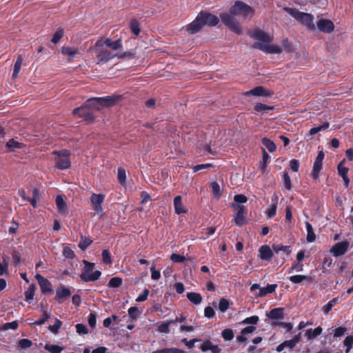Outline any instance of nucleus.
I'll return each instance as SVG.
<instances>
[{
    "instance_id": "31",
    "label": "nucleus",
    "mask_w": 353,
    "mask_h": 353,
    "mask_svg": "<svg viewBox=\"0 0 353 353\" xmlns=\"http://www.w3.org/2000/svg\"><path fill=\"white\" fill-rule=\"evenodd\" d=\"M171 324H174V321L169 320V321H167L165 322L161 323L158 326V328H157L158 332H159L161 333H164V334L170 333V325Z\"/></svg>"
},
{
    "instance_id": "49",
    "label": "nucleus",
    "mask_w": 353,
    "mask_h": 353,
    "mask_svg": "<svg viewBox=\"0 0 353 353\" xmlns=\"http://www.w3.org/2000/svg\"><path fill=\"white\" fill-rule=\"evenodd\" d=\"M102 261L105 264L110 265L112 263V258L110 252L107 250H103L101 254Z\"/></svg>"
},
{
    "instance_id": "55",
    "label": "nucleus",
    "mask_w": 353,
    "mask_h": 353,
    "mask_svg": "<svg viewBox=\"0 0 353 353\" xmlns=\"http://www.w3.org/2000/svg\"><path fill=\"white\" fill-rule=\"evenodd\" d=\"M259 321V317L257 316H252L248 318H245L242 322V324H251L254 325L256 324Z\"/></svg>"
},
{
    "instance_id": "14",
    "label": "nucleus",
    "mask_w": 353,
    "mask_h": 353,
    "mask_svg": "<svg viewBox=\"0 0 353 353\" xmlns=\"http://www.w3.org/2000/svg\"><path fill=\"white\" fill-rule=\"evenodd\" d=\"M97 56L100 62L105 63L113 58L117 57V54H114L109 50L102 48L100 51L97 52Z\"/></svg>"
},
{
    "instance_id": "38",
    "label": "nucleus",
    "mask_w": 353,
    "mask_h": 353,
    "mask_svg": "<svg viewBox=\"0 0 353 353\" xmlns=\"http://www.w3.org/2000/svg\"><path fill=\"white\" fill-rule=\"evenodd\" d=\"M272 108L270 107V106H268L265 104H263V103H256L255 105H254V110L258 112H260V113H265L267 112L268 110H272Z\"/></svg>"
},
{
    "instance_id": "9",
    "label": "nucleus",
    "mask_w": 353,
    "mask_h": 353,
    "mask_svg": "<svg viewBox=\"0 0 353 353\" xmlns=\"http://www.w3.org/2000/svg\"><path fill=\"white\" fill-rule=\"evenodd\" d=\"M88 107V106H87V104L85 103L84 105L74 109L73 114L83 117L85 120H92L93 114Z\"/></svg>"
},
{
    "instance_id": "15",
    "label": "nucleus",
    "mask_w": 353,
    "mask_h": 353,
    "mask_svg": "<svg viewBox=\"0 0 353 353\" xmlns=\"http://www.w3.org/2000/svg\"><path fill=\"white\" fill-rule=\"evenodd\" d=\"M35 277L38 281L42 292L50 293L52 292V285L48 279H45L40 274H37Z\"/></svg>"
},
{
    "instance_id": "54",
    "label": "nucleus",
    "mask_w": 353,
    "mask_h": 353,
    "mask_svg": "<svg viewBox=\"0 0 353 353\" xmlns=\"http://www.w3.org/2000/svg\"><path fill=\"white\" fill-rule=\"evenodd\" d=\"M63 35V30L58 29L56 32L54 34L53 37L52 39V42L54 43H57L59 41L61 37Z\"/></svg>"
},
{
    "instance_id": "56",
    "label": "nucleus",
    "mask_w": 353,
    "mask_h": 353,
    "mask_svg": "<svg viewBox=\"0 0 353 353\" xmlns=\"http://www.w3.org/2000/svg\"><path fill=\"white\" fill-rule=\"evenodd\" d=\"M283 180L285 187L287 190H290L292 188L291 179L288 173H284L283 175Z\"/></svg>"
},
{
    "instance_id": "20",
    "label": "nucleus",
    "mask_w": 353,
    "mask_h": 353,
    "mask_svg": "<svg viewBox=\"0 0 353 353\" xmlns=\"http://www.w3.org/2000/svg\"><path fill=\"white\" fill-rule=\"evenodd\" d=\"M273 256L272 251L268 245H264L259 250V257L265 261H270Z\"/></svg>"
},
{
    "instance_id": "47",
    "label": "nucleus",
    "mask_w": 353,
    "mask_h": 353,
    "mask_svg": "<svg viewBox=\"0 0 353 353\" xmlns=\"http://www.w3.org/2000/svg\"><path fill=\"white\" fill-rule=\"evenodd\" d=\"M211 188L214 196L219 198L221 196V188L219 183L216 181L212 182Z\"/></svg>"
},
{
    "instance_id": "62",
    "label": "nucleus",
    "mask_w": 353,
    "mask_h": 353,
    "mask_svg": "<svg viewBox=\"0 0 353 353\" xmlns=\"http://www.w3.org/2000/svg\"><path fill=\"white\" fill-rule=\"evenodd\" d=\"M32 345V341L27 339H23L19 341V345L21 348H24V349L28 348V347H31Z\"/></svg>"
},
{
    "instance_id": "51",
    "label": "nucleus",
    "mask_w": 353,
    "mask_h": 353,
    "mask_svg": "<svg viewBox=\"0 0 353 353\" xmlns=\"http://www.w3.org/2000/svg\"><path fill=\"white\" fill-rule=\"evenodd\" d=\"M62 325V322L59 320V319H56L55 320V322L53 325H51L49 326V330L54 334H57L59 332V330L60 329V327H61Z\"/></svg>"
},
{
    "instance_id": "42",
    "label": "nucleus",
    "mask_w": 353,
    "mask_h": 353,
    "mask_svg": "<svg viewBox=\"0 0 353 353\" xmlns=\"http://www.w3.org/2000/svg\"><path fill=\"white\" fill-rule=\"evenodd\" d=\"M117 179L121 185H124L126 180L125 170L123 168H119L117 172Z\"/></svg>"
},
{
    "instance_id": "34",
    "label": "nucleus",
    "mask_w": 353,
    "mask_h": 353,
    "mask_svg": "<svg viewBox=\"0 0 353 353\" xmlns=\"http://www.w3.org/2000/svg\"><path fill=\"white\" fill-rule=\"evenodd\" d=\"M42 313H43V318L39 319L38 320L35 321L34 323H30V325H41L44 324L50 318V314L48 313V312L46 310H43Z\"/></svg>"
},
{
    "instance_id": "11",
    "label": "nucleus",
    "mask_w": 353,
    "mask_h": 353,
    "mask_svg": "<svg viewBox=\"0 0 353 353\" xmlns=\"http://www.w3.org/2000/svg\"><path fill=\"white\" fill-rule=\"evenodd\" d=\"M319 30L326 33H331L334 30V25L331 20L321 19L316 23Z\"/></svg>"
},
{
    "instance_id": "45",
    "label": "nucleus",
    "mask_w": 353,
    "mask_h": 353,
    "mask_svg": "<svg viewBox=\"0 0 353 353\" xmlns=\"http://www.w3.org/2000/svg\"><path fill=\"white\" fill-rule=\"evenodd\" d=\"M221 335L225 341H231L234 338L233 330L229 328L223 330Z\"/></svg>"
},
{
    "instance_id": "44",
    "label": "nucleus",
    "mask_w": 353,
    "mask_h": 353,
    "mask_svg": "<svg viewBox=\"0 0 353 353\" xmlns=\"http://www.w3.org/2000/svg\"><path fill=\"white\" fill-rule=\"evenodd\" d=\"M21 143L12 139L6 143V147L9 148L10 151H13L17 148H21Z\"/></svg>"
},
{
    "instance_id": "59",
    "label": "nucleus",
    "mask_w": 353,
    "mask_h": 353,
    "mask_svg": "<svg viewBox=\"0 0 353 353\" xmlns=\"http://www.w3.org/2000/svg\"><path fill=\"white\" fill-rule=\"evenodd\" d=\"M63 254L65 258L68 259H73L74 257V253L73 250L67 246L64 247Z\"/></svg>"
},
{
    "instance_id": "27",
    "label": "nucleus",
    "mask_w": 353,
    "mask_h": 353,
    "mask_svg": "<svg viewBox=\"0 0 353 353\" xmlns=\"http://www.w3.org/2000/svg\"><path fill=\"white\" fill-rule=\"evenodd\" d=\"M188 299L194 305H199L202 302V296L197 292H189L186 295Z\"/></svg>"
},
{
    "instance_id": "58",
    "label": "nucleus",
    "mask_w": 353,
    "mask_h": 353,
    "mask_svg": "<svg viewBox=\"0 0 353 353\" xmlns=\"http://www.w3.org/2000/svg\"><path fill=\"white\" fill-rule=\"evenodd\" d=\"M170 259L174 263H183L185 261V258L183 256L176 253L170 256Z\"/></svg>"
},
{
    "instance_id": "22",
    "label": "nucleus",
    "mask_w": 353,
    "mask_h": 353,
    "mask_svg": "<svg viewBox=\"0 0 353 353\" xmlns=\"http://www.w3.org/2000/svg\"><path fill=\"white\" fill-rule=\"evenodd\" d=\"M323 168V163L314 162L312 170L310 176L314 182H317L319 180V173Z\"/></svg>"
},
{
    "instance_id": "18",
    "label": "nucleus",
    "mask_w": 353,
    "mask_h": 353,
    "mask_svg": "<svg viewBox=\"0 0 353 353\" xmlns=\"http://www.w3.org/2000/svg\"><path fill=\"white\" fill-rule=\"evenodd\" d=\"M266 316L273 321L282 320L284 318L283 308L276 307L266 313Z\"/></svg>"
},
{
    "instance_id": "53",
    "label": "nucleus",
    "mask_w": 353,
    "mask_h": 353,
    "mask_svg": "<svg viewBox=\"0 0 353 353\" xmlns=\"http://www.w3.org/2000/svg\"><path fill=\"white\" fill-rule=\"evenodd\" d=\"M128 312L129 317L132 320H136L139 315V312L138 309L135 307H130Z\"/></svg>"
},
{
    "instance_id": "1",
    "label": "nucleus",
    "mask_w": 353,
    "mask_h": 353,
    "mask_svg": "<svg viewBox=\"0 0 353 353\" xmlns=\"http://www.w3.org/2000/svg\"><path fill=\"white\" fill-rule=\"evenodd\" d=\"M252 8L242 1H236L230 9V13H223L220 15L222 22L236 34L241 33V28L236 21L234 16H242L244 18L252 17Z\"/></svg>"
},
{
    "instance_id": "40",
    "label": "nucleus",
    "mask_w": 353,
    "mask_h": 353,
    "mask_svg": "<svg viewBox=\"0 0 353 353\" xmlns=\"http://www.w3.org/2000/svg\"><path fill=\"white\" fill-rule=\"evenodd\" d=\"M329 125H330L329 123L325 122L321 125H319L318 127L312 128L310 130V135H314V134H317L318 132H321L322 130H325L327 129Z\"/></svg>"
},
{
    "instance_id": "39",
    "label": "nucleus",
    "mask_w": 353,
    "mask_h": 353,
    "mask_svg": "<svg viewBox=\"0 0 353 353\" xmlns=\"http://www.w3.org/2000/svg\"><path fill=\"white\" fill-rule=\"evenodd\" d=\"M97 98L98 97L90 98L86 101L87 106H88V108H89L90 110L92 108L99 110L102 107L99 102L95 101L94 99Z\"/></svg>"
},
{
    "instance_id": "60",
    "label": "nucleus",
    "mask_w": 353,
    "mask_h": 353,
    "mask_svg": "<svg viewBox=\"0 0 353 353\" xmlns=\"http://www.w3.org/2000/svg\"><path fill=\"white\" fill-rule=\"evenodd\" d=\"M130 28H131L132 32L135 35H138L140 33L139 25V23L136 20L131 21Z\"/></svg>"
},
{
    "instance_id": "63",
    "label": "nucleus",
    "mask_w": 353,
    "mask_h": 353,
    "mask_svg": "<svg viewBox=\"0 0 353 353\" xmlns=\"http://www.w3.org/2000/svg\"><path fill=\"white\" fill-rule=\"evenodd\" d=\"M149 290L148 289H145L142 293H141L137 298L136 299L137 302H143L145 301L148 296Z\"/></svg>"
},
{
    "instance_id": "37",
    "label": "nucleus",
    "mask_w": 353,
    "mask_h": 353,
    "mask_svg": "<svg viewBox=\"0 0 353 353\" xmlns=\"http://www.w3.org/2000/svg\"><path fill=\"white\" fill-rule=\"evenodd\" d=\"M343 345L346 347L345 353H349L353 346V335H349L343 341Z\"/></svg>"
},
{
    "instance_id": "2",
    "label": "nucleus",
    "mask_w": 353,
    "mask_h": 353,
    "mask_svg": "<svg viewBox=\"0 0 353 353\" xmlns=\"http://www.w3.org/2000/svg\"><path fill=\"white\" fill-rule=\"evenodd\" d=\"M250 37L257 40V42L253 44L254 48L271 54H279L282 52L281 47L270 44L271 37L261 30L255 29L252 30Z\"/></svg>"
},
{
    "instance_id": "19",
    "label": "nucleus",
    "mask_w": 353,
    "mask_h": 353,
    "mask_svg": "<svg viewBox=\"0 0 353 353\" xmlns=\"http://www.w3.org/2000/svg\"><path fill=\"white\" fill-rule=\"evenodd\" d=\"M245 96H254V97H267L269 96V93L265 90L263 86H257L253 89L245 92Z\"/></svg>"
},
{
    "instance_id": "17",
    "label": "nucleus",
    "mask_w": 353,
    "mask_h": 353,
    "mask_svg": "<svg viewBox=\"0 0 353 353\" xmlns=\"http://www.w3.org/2000/svg\"><path fill=\"white\" fill-rule=\"evenodd\" d=\"M276 288V284H268L265 288H261L259 291L254 294V296L255 298L265 296L268 294L273 293Z\"/></svg>"
},
{
    "instance_id": "36",
    "label": "nucleus",
    "mask_w": 353,
    "mask_h": 353,
    "mask_svg": "<svg viewBox=\"0 0 353 353\" xmlns=\"http://www.w3.org/2000/svg\"><path fill=\"white\" fill-rule=\"evenodd\" d=\"M262 143L270 152H273L276 150V145L270 139L268 138H263L262 139Z\"/></svg>"
},
{
    "instance_id": "43",
    "label": "nucleus",
    "mask_w": 353,
    "mask_h": 353,
    "mask_svg": "<svg viewBox=\"0 0 353 353\" xmlns=\"http://www.w3.org/2000/svg\"><path fill=\"white\" fill-rule=\"evenodd\" d=\"M122 284V279L120 277H113L110 279L108 282V287L110 288H119Z\"/></svg>"
},
{
    "instance_id": "4",
    "label": "nucleus",
    "mask_w": 353,
    "mask_h": 353,
    "mask_svg": "<svg viewBox=\"0 0 353 353\" xmlns=\"http://www.w3.org/2000/svg\"><path fill=\"white\" fill-rule=\"evenodd\" d=\"M288 13L301 23L307 29L314 30L316 28L314 23V17L309 13L302 12L295 8H285Z\"/></svg>"
},
{
    "instance_id": "21",
    "label": "nucleus",
    "mask_w": 353,
    "mask_h": 353,
    "mask_svg": "<svg viewBox=\"0 0 353 353\" xmlns=\"http://www.w3.org/2000/svg\"><path fill=\"white\" fill-rule=\"evenodd\" d=\"M203 352L211 351L212 353H220L221 349L217 345H214L210 341H204L201 345Z\"/></svg>"
},
{
    "instance_id": "16",
    "label": "nucleus",
    "mask_w": 353,
    "mask_h": 353,
    "mask_svg": "<svg viewBox=\"0 0 353 353\" xmlns=\"http://www.w3.org/2000/svg\"><path fill=\"white\" fill-rule=\"evenodd\" d=\"M279 198L276 194L272 197L271 203L268 206L265 213L268 218L274 217L276 214Z\"/></svg>"
},
{
    "instance_id": "30",
    "label": "nucleus",
    "mask_w": 353,
    "mask_h": 353,
    "mask_svg": "<svg viewBox=\"0 0 353 353\" xmlns=\"http://www.w3.org/2000/svg\"><path fill=\"white\" fill-rule=\"evenodd\" d=\"M322 328L320 326H318L315 329H308L305 332V336L308 339H314L317 336L320 335L322 333Z\"/></svg>"
},
{
    "instance_id": "33",
    "label": "nucleus",
    "mask_w": 353,
    "mask_h": 353,
    "mask_svg": "<svg viewBox=\"0 0 353 353\" xmlns=\"http://www.w3.org/2000/svg\"><path fill=\"white\" fill-rule=\"evenodd\" d=\"M22 62H23V57L21 55H19L17 59V61L14 63V70H13V73H12V77L14 78H15L18 76V74L21 68Z\"/></svg>"
},
{
    "instance_id": "24",
    "label": "nucleus",
    "mask_w": 353,
    "mask_h": 353,
    "mask_svg": "<svg viewBox=\"0 0 353 353\" xmlns=\"http://www.w3.org/2000/svg\"><path fill=\"white\" fill-rule=\"evenodd\" d=\"M301 340V333L299 332L298 334L294 336L292 339L287 340L283 342L285 348H289L292 350Z\"/></svg>"
},
{
    "instance_id": "26",
    "label": "nucleus",
    "mask_w": 353,
    "mask_h": 353,
    "mask_svg": "<svg viewBox=\"0 0 353 353\" xmlns=\"http://www.w3.org/2000/svg\"><path fill=\"white\" fill-rule=\"evenodd\" d=\"M55 202L59 212L65 214L67 211V204L63 199L62 196H57Z\"/></svg>"
},
{
    "instance_id": "23",
    "label": "nucleus",
    "mask_w": 353,
    "mask_h": 353,
    "mask_svg": "<svg viewBox=\"0 0 353 353\" xmlns=\"http://www.w3.org/2000/svg\"><path fill=\"white\" fill-rule=\"evenodd\" d=\"M174 211L177 214L186 213L187 212L182 203V198L181 196H177L174 199Z\"/></svg>"
},
{
    "instance_id": "50",
    "label": "nucleus",
    "mask_w": 353,
    "mask_h": 353,
    "mask_svg": "<svg viewBox=\"0 0 353 353\" xmlns=\"http://www.w3.org/2000/svg\"><path fill=\"white\" fill-rule=\"evenodd\" d=\"M303 265L298 261L297 263H294V264H292V265L288 270V273L291 274L293 272H299L303 271Z\"/></svg>"
},
{
    "instance_id": "13",
    "label": "nucleus",
    "mask_w": 353,
    "mask_h": 353,
    "mask_svg": "<svg viewBox=\"0 0 353 353\" xmlns=\"http://www.w3.org/2000/svg\"><path fill=\"white\" fill-rule=\"evenodd\" d=\"M119 95H112L108 96L105 97H99L95 100V101L99 102L102 107H108L114 105L119 99Z\"/></svg>"
},
{
    "instance_id": "28",
    "label": "nucleus",
    "mask_w": 353,
    "mask_h": 353,
    "mask_svg": "<svg viewBox=\"0 0 353 353\" xmlns=\"http://www.w3.org/2000/svg\"><path fill=\"white\" fill-rule=\"evenodd\" d=\"M305 228L307 230V241L309 243L314 242L316 239V234L312 225L309 222H305Z\"/></svg>"
},
{
    "instance_id": "25",
    "label": "nucleus",
    "mask_w": 353,
    "mask_h": 353,
    "mask_svg": "<svg viewBox=\"0 0 353 353\" xmlns=\"http://www.w3.org/2000/svg\"><path fill=\"white\" fill-rule=\"evenodd\" d=\"M289 280L291 283H292L294 284H299V283H301L304 281H307V282L311 281L312 278L310 276H305V275L297 274V275H293V276H290Z\"/></svg>"
},
{
    "instance_id": "52",
    "label": "nucleus",
    "mask_w": 353,
    "mask_h": 353,
    "mask_svg": "<svg viewBox=\"0 0 353 353\" xmlns=\"http://www.w3.org/2000/svg\"><path fill=\"white\" fill-rule=\"evenodd\" d=\"M273 249L276 253L279 252H284L287 254H289L291 252L290 247L287 245H274Z\"/></svg>"
},
{
    "instance_id": "3",
    "label": "nucleus",
    "mask_w": 353,
    "mask_h": 353,
    "mask_svg": "<svg viewBox=\"0 0 353 353\" xmlns=\"http://www.w3.org/2000/svg\"><path fill=\"white\" fill-rule=\"evenodd\" d=\"M219 22V18L212 14L207 12H201L196 19L190 23L186 29L190 34H194L199 32L205 25L214 26Z\"/></svg>"
},
{
    "instance_id": "12",
    "label": "nucleus",
    "mask_w": 353,
    "mask_h": 353,
    "mask_svg": "<svg viewBox=\"0 0 353 353\" xmlns=\"http://www.w3.org/2000/svg\"><path fill=\"white\" fill-rule=\"evenodd\" d=\"M71 295V291L69 288L61 285L59 287L57 288L56 290V296L55 299L59 302H62L67 298H68Z\"/></svg>"
},
{
    "instance_id": "6",
    "label": "nucleus",
    "mask_w": 353,
    "mask_h": 353,
    "mask_svg": "<svg viewBox=\"0 0 353 353\" xmlns=\"http://www.w3.org/2000/svg\"><path fill=\"white\" fill-rule=\"evenodd\" d=\"M52 154L57 156L55 159L56 168L59 170H66L70 167L71 162L69 158L70 153L68 150H54Z\"/></svg>"
},
{
    "instance_id": "8",
    "label": "nucleus",
    "mask_w": 353,
    "mask_h": 353,
    "mask_svg": "<svg viewBox=\"0 0 353 353\" xmlns=\"http://www.w3.org/2000/svg\"><path fill=\"white\" fill-rule=\"evenodd\" d=\"M232 207L236 211V215L234 216V223L238 226H242L245 222V207L242 205H234L232 204Z\"/></svg>"
},
{
    "instance_id": "7",
    "label": "nucleus",
    "mask_w": 353,
    "mask_h": 353,
    "mask_svg": "<svg viewBox=\"0 0 353 353\" xmlns=\"http://www.w3.org/2000/svg\"><path fill=\"white\" fill-rule=\"evenodd\" d=\"M105 200V196L102 194L93 193L90 198V201L92 204L94 211L100 215L103 214V208L101 204Z\"/></svg>"
},
{
    "instance_id": "46",
    "label": "nucleus",
    "mask_w": 353,
    "mask_h": 353,
    "mask_svg": "<svg viewBox=\"0 0 353 353\" xmlns=\"http://www.w3.org/2000/svg\"><path fill=\"white\" fill-rule=\"evenodd\" d=\"M92 243V241L89 238H83L81 236V239L79 242V247L82 250H85L88 248V247Z\"/></svg>"
},
{
    "instance_id": "29",
    "label": "nucleus",
    "mask_w": 353,
    "mask_h": 353,
    "mask_svg": "<svg viewBox=\"0 0 353 353\" xmlns=\"http://www.w3.org/2000/svg\"><path fill=\"white\" fill-rule=\"evenodd\" d=\"M103 43L107 47H109L114 50H117L122 46L121 41L120 39L112 41L110 39L108 38L104 41Z\"/></svg>"
},
{
    "instance_id": "32",
    "label": "nucleus",
    "mask_w": 353,
    "mask_h": 353,
    "mask_svg": "<svg viewBox=\"0 0 353 353\" xmlns=\"http://www.w3.org/2000/svg\"><path fill=\"white\" fill-rule=\"evenodd\" d=\"M152 353H185V352L176 347H169L157 350Z\"/></svg>"
},
{
    "instance_id": "61",
    "label": "nucleus",
    "mask_w": 353,
    "mask_h": 353,
    "mask_svg": "<svg viewBox=\"0 0 353 353\" xmlns=\"http://www.w3.org/2000/svg\"><path fill=\"white\" fill-rule=\"evenodd\" d=\"M76 330L77 332L80 335L85 334L88 333L87 327L82 323H78L76 325Z\"/></svg>"
},
{
    "instance_id": "48",
    "label": "nucleus",
    "mask_w": 353,
    "mask_h": 353,
    "mask_svg": "<svg viewBox=\"0 0 353 353\" xmlns=\"http://www.w3.org/2000/svg\"><path fill=\"white\" fill-rule=\"evenodd\" d=\"M229 301L226 299L222 298L219 303V310L222 312H225L229 308Z\"/></svg>"
},
{
    "instance_id": "35",
    "label": "nucleus",
    "mask_w": 353,
    "mask_h": 353,
    "mask_svg": "<svg viewBox=\"0 0 353 353\" xmlns=\"http://www.w3.org/2000/svg\"><path fill=\"white\" fill-rule=\"evenodd\" d=\"M77 51V48L74 47H63L61 49L62 54L68 55L70 58L73 57Z\"/></svg>"
},
{
    "instance_id": "41",
    "label": "nucleus",
    "mask_w": 353,
    "mask_h": 353,
    "mask_svg": "<svg viewBox=\"0 0 353 353\" xmlns=\"http://www.w3.org/2000/svg\"><path fill=\"white\" fill-rule=\"evenodd\" d=\"M44 348L50 353H61V352L63 350V347L57 345L52 344H46Z\"/></svg>"
},
{
    "instance_id": "10",
    "label": "nucleus",
    "mask_w": 353,
    "mask_h": 353,
    "mask_svg": "<svg viewBox=\"0 0 353 353\" xmlns=\"http://www.w3.org/2000/svg\"><path fill=\"white\" fill-rule=\"evenodd\" d=\"M349 247V243L347 241L336 243L331 249V252L334 256L343 255Z\"/></svg>"
},
{
    "instance_id": "57",
    "label": "nucleus",
    "mask_w": 353,
    "mask_h": 353,
    "mask_svg": "<svg viewBox=\"0 0 353 353\" xmlns=\"http://www.w3.org/2000/svg\"><path fill=\"white\" fill-rule=\"evenodd\" d=\"M151 278L152 280H158L161 277L160 271L155 269V266L152 265L150 268Z\"/></svg>"
},
{
    "instance_id": "5",
    "label": "nucleus",
    "mask_w": 353,
    "mask_h": 353,
    "mask_svg": "<svg viewBox=\"0 0 353 353\" xmlns=\"http://www.w3.org/2000/svg\"><path fill=\"white\" fill-rule=\"evenodd\" d=\"M85 266L82 270L80 278L85 282L96 281L101 275V272L99 270L94 271V263L88 262L85 260L83 261Z\"/></svg>"
},
{
    "instance_id": "64",
    "label": "nucleus",
    "mask_w": 353,
    "mask_h": 353,
    "mask_svg": "<svg viewBox=\"0 0 353 353\" xmlns=\"http://www.w3.org/2000/svg\"><path fill=\"white\" fill-rule=\"evenodd\" d=\"M234 201L236 203V205H240L241 203H245L247 202L248 199L243 194H237L234 196Z\"/></svg>"
}]
</instances>
